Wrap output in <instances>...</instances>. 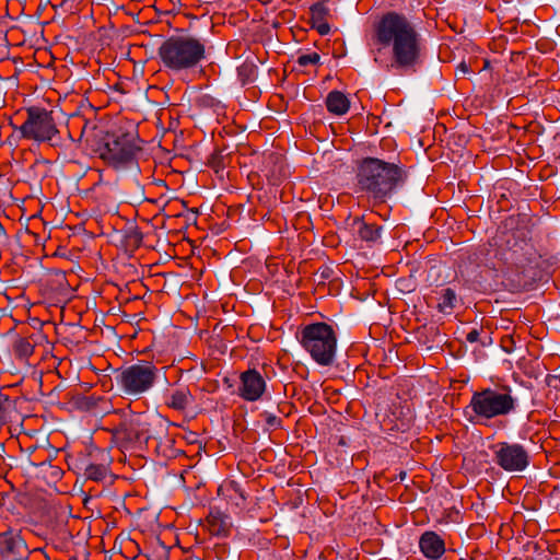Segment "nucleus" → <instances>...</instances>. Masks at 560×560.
I'll use <instances>...</instances> for the list:
<instances>
[{"mask_svg":"<svg viewBox=\"0 0 560 560\" xmlns=\"http://www.w3.org/2000/svg\"><path fill=\"white\" fill-rule=\"evenodd\" d=\"M380 43L393 44V52L399 67L412 66L419 54L417 31L415 25L404 15L396 12L385 14L376 30Z\"/></svg>","mask_w":560,"mask_h":560,"instance_id":"obj_1","label":"nucleus"},{"mask_svg":"<svg viewBox=\"0 0 560 560\" xmlns=\"http://www.w3.org/2000/svg\"><path fill=\"white\" fill-rule=\"evenodd\" d=\"M358 187L375 202H384L402 179V170L395 163L376 158L364 159L357 174Z\"/></svg>","mask_w":560,"mask_h":560,"instance_id":"obj_2","label":"nucleus"},{"mask_svg":"<svg viewBox=\"0 0 560 560\" xmlns=\"http://www.w3.org/2000/svg\"><path fill=\"white\" fill-rule=\"evenodd\" d=\"M165 69L173 73L195 70L206 59V45L190 35H175L166 38L158 49Z\"/></svg>","mask_w":560,"mask_h":560,"instance_id":"obj_3","label":"nucleus"},{"mask_svg":"<svg viewBox=\"0 0 560 560\" xmlns=\"http://www.w3.org/2000/svg\"><path fill=\"white\" fill-rule=\"evenodd\" d=\"M298 339L311 358L322 366L334 362L337 350V334L334 325L316 322L303 326Z\"/></svg>","mask_w":560,"mask_h":560,"instance_id":"obj_4","label":"nucleus"},{"mask_svg":"<svg viewBox=\"0 0 560 560\" xmlns=\"http://www.w3.org/2000/svg\"><path fill=\"white\" fill-rule=\"evenodd\" d=\"M515 398L510 389L485 388L471 395L466 407L469 420L475 423H485L497 417L508 416L515 410Z\"/></svg>","mask_w":560,"mask_h":560,"instance_id":"obj_5","label":"nucleus"},{"mask_svg":"<svg viewBox=\"0 0 560 560\" xmlns=\"http://www.w3.org/2000/svg\"><path fill=\"white\" fill-rule=\"evenodd\" d=\"M506 260L504 283L511 290H528L540 279L541 271L538 267V258L532 253V248L522 253L512 249Z\"/></svg>","mask_w":560,"mask_h":560,"instance_id":"obj_6","label":"nucleus"},{"mask_svg":"<svg viewBox=\"0 0 560 560\" xmlns=\"http://www.w3.org/2000/svg\"><path fill=\"white\" fill-rule=\"evenodd\" d=\"M132 132L108 135L101 156L116 170L137 168L141 148Z\"/></svg>","mask_w":560,"mask_h":560,"instance_id":"obj_7","label":"nucleus"},{"mask_svg":"<svg viewBox=\"0 0 560 560\" xmlns=\"http://www.w3.org/2000/svg\"><path fill=\"white\" fill-rule=\"evenodd\" d=\"M26 119L21 126H14L19 138L52 144L59 135L52 113L43 107L31 106L26 109Z\"/></svg>","mask_w":560,"mask_h":560,"instance_id":"obj_8","label":"nucleus"},{"mask_svg":"<svg viewBox=\"0 0 560 560\" xmlns=\"http://www.w3.org/2000/svg\"><path fill=\"white\" fill-rule=\"evenodd\" d=\"M162 425L160 419H151L145 413H128L115 431V436L127 444L142 445L155 439L154 428Z\"/></svg>","mask_w":560,"mask_h":560,"instance_id":"obj_9","label":"nucleus"},{"mask_svg":"<svg viewBox=\"0 0 560 560\" xmlns=\"http://www.w3.org/2000/svg\"><path fill=\"white\" fill-rule=\"evenodd\" d=\"M156 373L158 369L151 362H141L125 368L117 382L126 395L139 396L152 388Z\"/></svg>","mask_w":560,"mask_h":560,"instance_id":"obj_10","label":"nucleus"},{"mask_svg":"<svg viewBox=\"0 0 560 560\" xmlns=\"http://www.w3.org/2000/svg\"><path fill=\"white\" fill-rule=\"evenodd\" d=\"M490 448L493 463L506 472H522L529 466V452L520 443L501 441Z\"/></svg>","mask_w":560,"mask_h":560,"instance_id":"obj_11","label":"nucleus"},{"mask_svg":"<svg viewBox=\"0 0 560 560\" xmlns=\"http://www.w3.org/2000/svg\"><path fill=\"white\" fill-rule=\"evenodd\" d=\"M238 395L247 401L258 400L266 390V382L256 370H247L240 376Z\"/></svg>","mask_w":560,"mask_h":560,"instance_id":"obj_12","label":"nucleus"},{"mask_svg":"<svg viewBox=\"0 0 560 560\" xmlns=\"http://www.w3.org/2000/svg\"><path fill=\"white\" fill-rule=\"evenodd\" d=\"M27 547L20 534L14 532L0 533V556L2 560H22Z\"/></svg>","mask_w":560,"mask_h":560,"instance_id":"obj_13","label":"nucleus"},{"mask_svg":"<svg viewBox=\"0 0 560 560\" xmlns=\"http://www.w3.org/2000/svg\"><path fill=\"white\" fill-rule=\"evenodd\" d=\"M446 551L445 534L443 532H422V556L429 560H439Z\"/></svg>","mask_w":560,"mask_h":560,"instance_id":"obj_14","label":"nucleus"},{"mask_svg":"<svg viewBox=\"0 0 560 560\" xmlns=\"http://www.w3.org/2000/svg\"><path fill=\"white\" fill-rule=\"evenodd\" d=\"M63 318L65 317H59L60 322L57 324L56 322L51 320H42L40 317H26V320L16 322L15 326H20L21 335L28 336L30 338L34 337V332H31L30 328L33 330L42 331L45 337H47L50 329H54L60 334L63 325Z\"/></svg>","mask_w":560,"mask_h":560,"instance_id":"obj_15","label":"nucleus"},{"mask_svg":"<svg viewBox=\"0 0 560 560\" xmlns=\"http://www.w3.org/2000/svg\"><path fill=\"white\" fill-rule=\"evenodd\" d=\"M231 525L230 516L217 509H211L206 518L207 529L214 536H226Z\"/></svg>","mask_w":560,"mask_h":560,"instance_id":"obj_16","label":"nucleus"},{"mask_svg":"<svg viewBox=\"0 0 560 560\" xmlns=\"http://www.w3.org/2000/svg\"><path fill=\"white\" fill-rule=\"evenodd\" d=\"M310 11L312 27L320 35L329 34L330 25L326 22V16L329 12L328 8L324 3H315L311 7Z\"/></svg>","mask_w":560,"mask_h":560,"instance_id":"obj_17","label":"nucleus"},{"mask_svg":"<svg viewBox=\"0 0 560 560\" xmlns=\"http://www.w3.org/2000/svg\"><path fill=\"white\" fill-rule=\"evenodd\" d=\"M326 107L331 114L340 116L349 110L350 102L342 92L331 91L326 97Z\"/></svg>","mask_w":560,"mask_h":560,"instance_id":"obj_18","label":"nucleus"},{"mask_svg":"<svg viewBox=\"0 0 560 560\" xmlns=\"http://www.w3.org/2000/svg\"><path fill=\"white\" fill-rule=\"evenodd\" d=\"M219 495H222L226 499L228 503L242 508L245 504L246 497L243 490L238 487L236 482H229L219 488Z\"/></svg>","mask_w":560,"mask_h":560,"instance_id":"obj_19","label":"nucleus"},{"mask_svg":"<svg viewBox=\"0 0 560 560\" xmlns=\"http://www.w3.org/2000/svg\"><path fill=\"white\" fill-rule=\"evenodd\" d=\"M192 402V396L188 388L174 389L167 397L166 405L175 410H184Z\"/></svg>","mask_w":560,"mask_h":560,"instance_id":"obj_20","label":"nucleus"},{"mask_svg":"<svg viewBox=\"0 0 560 560\" xmlns=\"http://www.w3.org/2000/svg\"><path fill=\"white\" fill-rule=\"evenodd\" d=\"M354 223L358 225L357 233L361 240L366 242H376L381 238V226L366 223L361 219H355Z\"/></svg>","mask_w":560,"mask_h":560,"instance_id":"obj_21","label":"nucleus"},{"mask_svg":"<svg viewBox=\"0 0 560 560\" xmlns=\"http://www.w3.org/2000/svg\"><path fill=\"white\" fill-rule=\"evenodd\" d=\"M431 497L432 495L427 498V505L431 506L430 511L427 513V518L428 521L433 520L436 523H441L443 516L442 502L439 498L432 499Z\"/></svg>","mask_w":560,"mask_h":560,"instance_id":"obj_22","label":"nucleus"},{"mask_svg":"<svg viewBox=\"0 0 560 560\" xmlns=\"http://www.w3.org/2000/svg\"><path fill=\"white\" fill-rule=\"evenodd\" d=\"M107 467L105 465L101 464H90L86 466L84 475L88 479L94 480V481H102L107 476Z\"/></svg>","mask_w":560,"mask_h":560,"instance_id":"obj_23","label":"nucleus"},{"mask_svg":"<svg viewBox=\"0 0 560 560\" xmlns=\"http://www.w3.org/2000/svg\"><path fill=\"white\" fill-rule=\"evenodd\" d=\"M30 337L20 338L14 345L15 354L20 358H28L34 351V343L30 341Z\"/></svg>","mask_w":560,"mask_h":560,"instance_id":"obj_24","label":"nucleus"},{"mask_svg":"<svg viewBox=\"0 0 560 560\" xmlns=\"http://www.w3.org/2000/svg\"><path fill=\"white\" fill-rule=\"evenodd\" d=\"M456 302V294L455 292L447 288L443 290V294L441 300L438 303V308L442 313H447L448 310L454 308V303Z\"/></svg>","mask_w":560,"mask_h":560,"instance_id":"obj_25","label":"nucleus"},{"mask_svg":"<svg viewBox=\"0 0 560 560\" xmlns=\"http://www.w3.org/2000/svg\"><path fill=\"white\" fill-rule=\"evenodd\" d=\"M417 279L413 275H410L408 278H399L396 281L397 289L402 293H412L417 289Z\"/></svg>","mask_w":560,"mask_h":560,"instance_id":"obj_26","label":"nucleus"},{"mask_svg":"<svg viewBox=\"0 0 560 560\" xmlns=\"http://www.w3.org/2000/svg\"><path fill=\"white\" fill-rule=\"evenodd\" d=\"M320 56L317 52L303 54L298 57V63L301 67H307L319 62Z\"/></svg>","mask_w":560,"mask_h":560,"instance_id":"obj_27","label":"nucleus"},{"mask_svg":"<svg viewBox=\"0 0 560 560\" xmlns=\"http://www.w3.org/2000/svg\"><path fill=\"white\" fill-rule=\"evenodd\" d=\"M260 417L265 420L269 429L276 430L281 427V419L273 413L265 411L260 415Z\"/></svg>","mask_w":560,"mask_h":560,"instance_id":"obj_28","label":"nucleus"},{"mask_svg":"<svg viewBox=\"0 0 560 560\" xmlns=\"http://www.w3.org/2000/svg\"><path fill=\"white\" fill-rule=\"evenodd\" d=\"M334 273V270L328 267V266H322L317 272L315 273V276L318 278V281L319 282H324L325 280H328L331 278Z\"/></svg>","mask_w":560,"mask_h":560,"instance_id":"obj_29","label":"nucleus"},{"mask_svg":"<svg viewBox=\"0 0 560 560\" xmlns=\"http://www.w3.org/2000/svg\"><path fill=\"white\" fill-rule=\"evenodd\" d=\"M427 281L430 285L439 281V270H436V266H432L429 270Z\"/></svg>","mask_w":560,"mask_h":560,"instance_id":"obj_30","label":"nucleus"},{"mask_svg":"<svg viewBox=\"0 0 560 560\" xmlns=\"http://www.w3.org/2000/svg\"><path fill=\"white\" fill-rule=\"evenodd\" d=\"M479 338V330L477 329H471L467 335H466V340L470 343H474L478 340Z\"/></svg>","mask_w":560,"mask_h":560,"instance_id":"obj_31","label":"nucleus"},{"mask_svg":"<svg viewBox=\"0 0 560 560\" xmlns=\"http://www.w3.org/2000/svg\"><path fill=\"white\" fill-rule=\"evenodd\" d=\"M5 402H7V399L0 394V424L5 419V409H4V404Z\"/></svg>","mask_w":560,"mask_h":560,"instance_id":"obj_32","label":"nucleus"},{"mask_svg":"<svg viewBox=\"0 0 560 560\" xmlns=\"http://www.w3.org/2000/svg\"><path fill=\"white\" fill-rule=\"evenodd\" d=\"M456 72H460L462 74H467L470 72V69L466 62H460L456 68Z\"/></svg>","mask_w":560,"mask_h":560,"instance_id":"obj_33","label":"nucleus"},{"mask_svg":"<svg viewBox=\"0 0 560 560\" xmlns=\"http://www.w3.org/2000/svg\"><path fill=\"white\" fill-rule=\"evenodd\" d=\"M253 69H254V68H253V66H243V67H241V68L238 69V74H240V75H242V74H243V72H245V71H249V72H252V71H253Z\"/></svg>","mask_w":560,"mask_h":560,"instance_id":"obj_34","label":"nucleus"},{"mask_svg":"<svg viewBox=\"0 0 560 560\" xmlns=\"http://www.w3.org/2000/svg\"><path fill=\"white\" fill-rule=\"evenodd\" d=\"M557 381H558V380H557V377H556V376H549V377H548V385H549V386H556V385H555V382H557Z\"/></svg>","mask_w":560,"mask_h":560,"instance_id":"obj_35","label":"nucleus"},{"mask_svg":"<svg viewBox=\"0 0 560 560\" xmlns=\"http://www.w3.org/2000/svg\"><path fill=\"white\" fill-rule=\"evenodd\" d=\"M423 237H424V238H427V234H423ZM428 238H430V240H431V232H430V231H429V236H428Z\"/></svg>","mask_w":560,"mask_h":560,"instance_id":"obj_36","label":"nucleus"},{"mask_svg":"<svg viewBox=\"0 0 560 560\" xmlns=\"http://www.w3.org/2000/svg\"><path fill=\"white\" fill-rule=\"evenodd\" d=\"M222 306L224 312H229V310L226 308V304H223Z\"/></svg>","mask_w":560,"mask_h":560,"instance_id":"obj_37","label":"nucleus"},{"mask_svg":"<svg viewBox=\"0 0 560 560\" xmlns=\"http://www.w3.org/2000/svg\"><path fill=\"white\" fill-rule=\"evenodd\" d=\"M217 329H218V324L214 325L213 331H217Z\"/></svg>","mask_w":560,"mask_h":560,"instance_id":"obj_38","label":"nucleus"}]
</instances>
